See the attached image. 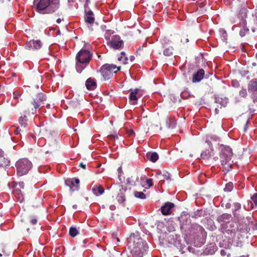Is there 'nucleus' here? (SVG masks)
I'll list each match as a JSON object with an SVG mask.
<instances>
[{
	"instance_id": "f257e3e1",
	"label": "nucleus",
	"mask_w": 257,
	"mask_h": 257,
	"mask_svg": "<svg viewBox=\"0 0 257 257\" xmlns=\"http://www.w3.org/2000/svg\"><path fill=\"white\" fill-rule=\"evenodd\" d=\"M59 7V0H40L36 11L41 14H50L56 12Z\"/></svg>"
},
{
	"instance_id": "f03ea898",
	"label": "nucleus",
	"mask_w": 257,
	"mask_h": 257,
	"mask_svg": "<svg viewBox=\"0 0 257 257\" xmlns=\"http://www.w3.org/2000/svg\"><path fill=\"white\" fill-rule=\"evenodd\" d=\"M219 151L221 165L228 172L232 169V161L231 160L233 156L232 150L229 146L221 144L219 146Z\"/></svg>"
},
{
	"instance_id": "7ed1b4c3",
	"label": "nucleus",
	"mask_w": 257,
	"mask_h": 257,
	"mask_svg": "<svg viewBox=\"0 0 257 257\" xmlns=\"http://www.w3.org/2000/svg\"><path fill=\"white\" fill-rule=\"evenodd\" d=\"M90 46L89 44L85 45V48H82L77 54L76 56V61L80 64H76V69L78 72L80 73L81 71L87 65L92 57V54L88 49Z\"/></svg>"
},
{
	"instance_id": "20e7f679",
	"label": "nucleus",
	"mask_w": 257,
	"mask_h": 257,
	"mask_svg": "<svg viewBox=\"0 0 257 257\" xmlns=\"http://www.w3.org/2000/svg\"><path fill=\"white\" fill-rule=\"evenodd\" d=\"M47 99V96L43 93H38L31 102L26 105L25 112L27 114H34L40 106L44 104Z\"/></svg>"
},
{
	"instance_id": "39448f33",
	"label": "nucleus",
	"mask_w": 257,
	"mask_h": 257,
	"mask_svg": "<svg viewBox=\"0 0 257 257\" xmlns=\"http://www.w3.org/2000/svg\"><path fill=\"white\" fill-rule=\"evenodd\" d=\"M134 245L131 250L133 257H143L148 249L147 242L142 238H138L134 240Z\"/></svg>"
},
{
	"instance_id": "423d86ee",
	"label": "nucleus",
	"mask_w": 257,
	"mask_h": 257,
	"mask_svg": "<svg viewBox=\"0 0 257 257\" xmlns=\"http://www.w3.org/2000/svg\"><path fill=\"white\" fill-rule=\"evenodd\" d=\"M120 70V66L114 64H105L100 68V72L104 80L110 79L113 73H115Z\"/></svg>"
},
{
	"instance_id": "0eeeda50",
	"label": "nucleus",
	"mask_w": 257,
	"mask_h": 257,
	"mask_svg": "<svg viewBox=\"0 0 257 257\" xmlns=\"http://www.w3.org/2000/svg\"><path fill=\"white\" fill-rule=\"evenodd\" d=\"M32 164L27 158H23L19 160L16 163L17 174L22 176L27 174L31 169Z\"/></svg>"
},
{
	"instance_id": "6e6552de",
	"label": "nucleus",
	"mask_w": 257,
	"mask_h": 257,
	"mask_svg": "<svg viewBox=\"0 0 257 257\" xmlns=\"http://www.w3.org/2000/svg\"><path fill=\"white\" fill-rule=\"evenodd\" d=\"M222 229V232L225 236L229 239H233L237 232V224L235 222L231 221V223H226L224 225Z\"/></svg>"
},
{
	"instance_id": "1a4fd4ad",
	"label": "nucleus",
	"mask_w": 257,
	"mask_h": 257,
	"mask_svg": "<svg viewBox=\"0 0 257 257\" xmlns=\"http://www.w3.org/2000/svg\"><path fill=\"white\" fill-rule=\"evenodd\" d=\"M241 9L238 15V17L240 19V24L246 25V21L245 19L247 17V3L243 2L241 6Z\"/></svg>"
},
{
	"instance_id": "9d476101",
	"label": "nucleus",
	"mask_w": 257,
	"mask_h": 257,
	"mask_svg": "<svg viewBox=\"0 0 257 257\" xmlns=\"http://www.w3.org/2000/svg\"><path fill=\"white\" fill-rule=\"evenodd\" d=\"M108 45L114 49H118L122 47L123 45V42L120 39V37L118 36H115L108 42Z\"/></svg>"
},
{
	"instance_id": "9b49d317",
	"label": "nucleus",
	"mask_w": 257,
	"mask_h": 257,
	"mask_svg": "<svg viewBox=\"0 0 257 257\" xmlns=\"http://www.w3.org/2000/svg\"><path fill=\"white\" fill-rule=\"evenodd\" d=\"M42 45L40 40H32L27 42L26 44V47L30 50H38L41 48Z\"/></svg>"
},
{
	"instance_id": "f8f14e48",
	"label": "nucleus",
	"mask_w": 257,
	"mask_h": 257,
	"mask_svg": "<svg viewBox=\"0 0 257 257\" xmlns=\"http://www.w3.org/2000/svg\"><path fill=\"white\" fill-rule=\"evenodd\" d=\"M174 207V203L170 202H167L161 207V212L164 215H170L172 213V209Z\"/></svg>"
},
{
	"instance_id": "ddd939ff",
	"label": "nucleus",
	"mask_w": 257,
	"mask_h": 257,
	"mask_svg": "<svg viewBox=\"0 0 257 257\" xmlns=\"http://www.w3.org/2000/svg\"><path fill=\"white\" fill-rule=\"evenodd\" d=\"M232 219L231 215L228 213H224L221 215H219L217 219L218 222L221 223L222 227L226 223H231L230 220Z\"/></svg>"
},
{
	"instance_id": "4468645a",
	"label": "nucleus",
	"mask_w": 257,
	"mask_h": 257,
	"mask_svg": "<svg viewBox=\"0 0 257 257\" xmlns=\"http://www.w3.org/2000/svg\"><path fill=\"white\" fill-rule=\"evenodd\" d=\"M65 182L67 185L70 186L71 189L74 188V189H73V191L78 190L80 181L78 178H70L67 180Z\"/></svg>"
},
{
	"instance_id": "2eb2a0df",
	"label": "nucleus",
	"mask_w": 257,
	"mask_h": 257,
	"mask_svg": "<svg viewBox=\"0 0 257 257\" xmlns=\"http://www.w3.org/2000/svg\"><path fill=\"white\" fill-rule=\"evenodd\" d=\"M157 177L160 179V183H163L165 180L168 181V182H170L171 181V175L168 172L165 171L162 174L161 172H157L156 174Z\"/></svg>"
},
{
	"instance_id": "dca6fc26",
	"label": "nucleus",
	"mask_w": 257,
	"mask_h": 257,
	"mask_svg": "<svg viewBox=\"0 0 257 257\" xmlns=\"http://www.w3.org/2000/svg\"><path fill=\"white\" fill-rule=\"evenodd\" d=\"M205 74L204 70L203 69H200L196 73H194L192 76L193 83H196L200 82L204 78Z\"/></svg>"
},
{
	"instance_id": "f3484780",
	"label": "nucleus",
	"mask_w": 257,
	"mask_h": 257,
	"mask_svg": "<svg viewBox=\"0 0 257 257\" xmlns=\"http://www.w3.org/2000/svg\"><path fill=\"white\" fill-rule=\"evenodd\" d=\"M13 194L18 201L20 202V203H22L24 202L25 199V194L24 192H22L20 189L16 187L14 189L13 191Z\"/></svg>"
},
{
	"instance_id": "a211bd4d",
	"label": "nucleus",
	"mask_w": 257,
	"mask_h": 257,
	"mask_svg": "<svg viewBox=\"0 0 257 257\" xmlns=\"http://www.w3.org/2000/svg\"><path fill=\"white\" fill-rule=\"evenodd\" d=\"M127 184L132 186H137L139 183V177L137 174H134L126 180Z\"/></svg>"
},
{
	"instance_id": "6ab92c4d",
	"label": "nucleus",
	"mask_w": 257,
	"mask_h": 257,
	"mask_svg": "<svg viewBox=\"0 0 257 257\" xmlns=\"http://www.w3.org/2000/svg\"><path fill=\"white\" fill-rule=\"evenodd\" d=\"M85 86L89 90H94L97 86L95 79L92 78H88L85 82Z\"/></svg>"
},
{
	"instance_id": "aec40b11",
	"label": "nucleus",
	"mask_w": 257,
	"mask_h": 257,
	"mask_svg": "<svg viewBox=\"0 0 257 257\" xmlns=\"http://www.w3.org/2000/svg\"><path fill=\"white\" fill-rule=\"evenodd\" d=\"M93 193L98 196L102 194L104 192V188L99 184H95L92 186L91 188Z\"/></svg>"
},
{
	"instance_id": "412c9836",
	"label": "nucleus",
	"mask_w": 257,
	"mask_h": 257,
	"mask_svg": "<svg viewBox=\"0 0 257 257\" xmlns=\"http://www.w3.org/2000/svg\"><path fill=\"white\" fill-rule=\"evenodd\" d=\"M138 91V89H135L131 90L129 95V100L132 104L135 105L137 104V101L138 99L137 95Z\"/></svg>"
},
{
	"instance_id": "4be33fe9",
	"label": "nucleus",
	"mask_w": 257,
	"mask_h": 257,
	"mask_svg": "<svg viewBox=\"0 0 257 257\" xmlns=\"http://www.w3.org/2000/svg\"><path fill=\"white\" fill-rule=\"evenodd\" d=\"M248 91L250 93L257 91V79H252L249 82Z\"/></svg>"
},
{
	"instance_id": "5701e85b",
	"label": "nucleus",
	"mask_w": 257,
	"mask_h": 257,
	"mask_svg": "<svg viewBox=\"0 0 257 257\" xmlns=\"http://www.w3.org/2000/svg\"><path fill=\"white\" fill-rule=\"evenodd\" d=\"M93 13L91 11H89L86 13L84 19L85 22L90 25L91 27L94 22V17H93Z\"/></svg>"
},
{
	"instance_id": "b1692460",
	"label": "nucleus",
	"mask_w": 257,
	"mask_h": 257,
	"mask_svg": "<svg viewBox=\"0 0 257 257\" xmlns=\"http://www.w3.org/2000/svg\"><path fill=\"white\" fill-rule=\"evenodd\" d=\"M10 162L4 157V152L0 150V167H6L10 165Z\"/></svg>"
},
{
	"instance_id": "393cba45",
	"label": "nucleus",
	"mask_w": 257,
	"mask_h": 257,
	"mask_svg": "<svg viewBox=\"0 0 257 257\" xmlns=\"http://www.w3.org/2000/svg\"><path fill=\"white\" fill-rule=\"evenodd\" d=\"M237 232L246 233L249 231L250 228L246 223H239L238 225H237Z\"/></svg>"
},
{
	"instance_id": "a878e982",
	"label": "nucleus",
	"mask_w": 257,
	"mask_h": 257,
	"mask_svg": "<svg viewBox=\"0 0 257 257\" xmlns=\"http://www.w3.org/2000/svg\"><path fill=\"white\" fill-rule=\"evenodd\" d=\"M219 140V137L215 135H208L206 137V143L209 147H212V142H217Z\"/></svg>"
},
{
	"instance_id": "bb28decb",
	"label": "nucleus",
	"mask_w": 257,
	"mask_h": 257,
	"mask_svg": "<svg viewBox=\"0 0 257 257\" xmlns=\"http://www.w3.org/2000/svg\"><path fill=\"white\" fill-rule=\"evenodd\" d=\"M213 151L212 147H209L208 149L203 151L201 154V158L203 159H208L211 157V154Z\"/></svg>"
},
{
	"instance_id": "cd10ccee",
	"label": "nucleus",
	"mask_w": 257,
	"mask_h": 257,
	"mask_svg": "<svg viewBox=\"0 0 257 257\" xmlns=\"http://www.w3.org/2000/svg\"><path fill=\"white\" fill-rule=\"evenodd\" d=\"M146 156L148 159L153 163L156 162L159 159V155L156 152H149L147 154Z\"/></svg>"
},
{
	"instance_id": "c85d7f7f",
	"label": "nucleus",
	"mask_w": 257,
	"mask_h": 257,
	"mask_svg": "<svg viewBox=\"0 0 257 257\" xmlns=\"http://www.w3.org/2000/svg\"><path fill=\"white\" fill-rule=\"evenodd\" d=\"M180 222V227L181 229L183 228L185 225L190 223V218H187L185 216L181 215L178 218Z\"/></svg>"
},
{
	"instance_id": "c756f323",
	"label": "nucleus",
	"mask_w": 257,
	"mask_h": 257,
	"mask_svg": "<svg viewBox=\"0 0 257 257\" xmlns=\"http://www.w3.org/2000/svg\"><path fill=\"white\" fill-rule=\"evenodd\" d=\"M28 119L27 118V116L26 115H24V116L22 117L21 116L19 118V122L20 124V126L22 128H23L24 130H25L26 128L28 123H27Z\"/></svg>"
},
{
	"instance_id": "7c9ffc66",
	"label": "nucleus",
	"mask_w": 257,
	"mask_h": 257,
	"mask_svg": "<svg viewBox=\"0 0 257 257\" xmlns=\"http://www.w3.org/2000/svg\"><path fill=\"white\" fill-rule=\"evenodd\" d=\"M166 125L168 128H174L176 127V120L172 117L167 119L166 121Z\"/></svg>"
},
{
	"instance_id": "2f4dec72",
	"label": "nucleus",
	"mask_w": 257,
	"mask_h": 257,
	"mask_svg": "<svg viewBox=\"0 0 257 257\" xmlns=\"http://www.w3.org/2000/svg\"><path fill=\"white\" fill-rule=\"evenodd\" d=\"M120 193L117 195L116 199L119 203H123L125 200V195L124 194V191L120 190Z\"/></svg>"
},
{
	"instance_id": "473e14b6",
	"label": "nucleus",
	"mask_w": 257,
	"mask_h": 257,
	"mask_svg": "<svg viewBox=\"0 0 257 257\" xmlns=\"http://www.w3.org/2000/svg\"><path fill=\"white\" fill-rule=\"evenodd\" d=\"M173 48L172 46H170L164 50L163 54L166 56H170L173 55Z\"/></svg>"
},
{
	"instance_id": "72a5a7b5",
	"label": "nucleus",
	"mask_w": 257,
	"mask_h": 257,
	"mask_svg": "<svg viewBox=\"0 0 257 257\" xmlns=\"http://www.w3.org/2000/svg\"><path fill=\"white\" fill-rule=\"evenodd\" d=\"M78 233L79 232L76 227H71L70 228L69 234L71 237H74L77 234H78Z\"/></svg>"
},
{
	"instance_id": "f704fd0d",
	"label": "nucleus",
	"mask_w": 257,
	"mask_h": 257,
	"mask_svg": "<svg viewBox=\"0 0 257 257\" xmlns=\"http://www.w3.org/2000/svg\"><path fill=\"white\" fill-rule=\"evenodd\" d=\"M241 25L242 26V28L239 31V35L242 37H244L247 32H248L249 29L247 28L246 25Z\"/></svg>"
},
{
	"instance_id": "c9c22d12",
	"label": "nucleus",
	"mask_w": 257,
	"mask_h": 257,
	"mask_svg": "<svg viewBox=\"0 0 257 257\" xmlns=\"http://www.w3.org/2000/svg\"><path fill=\"white\" fill-rule=\"evenodd\" d=\"M233 188V184L232 182H229L227 183L224 189L225 191L230 192Z\"/></svg>"
},
{
	"instance_id": "e433bc0d",
	"label": "nucleus",
	"mask_w": 257,
	"mask_h": 257,
	"mask_svg": "<svg viewBox=\"0 0 257 257\" xmlns=\"http://www.w3.org/2000/svg\"><path fill=\"white\" fill-rule=\"evenodd\" d=\"M134 194L136 197L144 199L146 198V195L142 192L136 191L134 192Z\"/></svg>"
},
{
	"instance_id": "4c0bfd02",
	"label": "nucleus",
	"mask_w": 257,
	"mask_h": 257,
	"mask_svg": "<svg viewBox=\"0 0 257 257\" xmlns=\"http://www.w3.org/2000/svg\"><path fill=\"white\" fill-rule=\"evenodd\" d=\"M241 208V205L239 203H235L234 204V209L233 210V215L235 217L236 216V212Z\"/></svg>"
},
{
	"instance_id": "58836bf2",
	"label": "nucleus",
	"mask_w": 257,
	"mask_h": 257,
	"mask_svg": "<svg viewBox=\"0 0 257 257\" xmlns=\"http://www.w3.org/2000/svg\"><path fill=\"white\" fill-rule=\"evenodd\" d=\"M239 95L241 97L245 98L247 96V91L246 89L242 88L239 92Z\"/></svg>"
},
{
	"instance_id": "ea45409f",
	"label": "nucleus",
	"mask_w": 257,
	"mask_h": 257,
	"mask_svg": "<svg viewBox=\"0 0 257 257\" xmlns=\"http://www.w3.org/2000/svg\"><path fill=\"white\" fill-rule=\"evenodd\" d=\"M251 98L254 102H257V91L251 93Z\"/></svg>"
},
{
	"instance_id": "a19ab883",
	"label": "nucleus",
	"mask_w": 257,
	"mask_h": 257,
	"mask_svg": "<svg viewBox=\"0 0 257 257\" xmlns=\"http://www.w3.org/2000/svg\"><path fill=\"white\" fill-rule=\"evenodd\" d=\"M255 206H257V193H254L251 198Z\"/></svg>"
},
{
	"instance_id": "79ce46f5",
	"label": "nucleus",
	"mask_w": 257,
	"mask_h": 257,
	"mask_svg": "<svg viewBox=\"0 0 257 257\" xmlns=\"http://www.w3.org/2000/svg\"><path fill=\"white\" fill-rule=\"evenodd\" d=\"M21 94L19 91H15L13 93V97L15 99H18L20 97Z\"/></svg>"
},
{
	"instance_id": "37998d69",
	"label": "nucleus",
	"mask_w": 257,
	"mask_h": 257,
	"mask_svg": "<svg viewBox=\"0 0 257 257\" xmlns=\"http://www.w3.org/2000/svg\"><path fill=\"white\" fill-rule=\"evenodd\" d=\"M30 222L32 224L35 225L37 223V219L36 217H32L30 219Z\"/></svg>"
},
{
	"instance_id": "c03bdc74",
	"label": "nucleus",
	"mask_w": 257,
	"mask_h": 257,
	"mask_svg": "<svg viewBox=\"0 0 257 257\" xmlns=\"http://www.w3.org/2000/svg\"><path fill=\"white\" fill-rule=\"evenodd\" d=\"M24 131V130H22L19 127H18L14 131V133L15 135H18L21 132H23Z\"/></svg>"
},
{
	"instance_id": "a18cd8bd",
	"label": "nucleus",
	"mask_w": 257,
	"mask_h": 257,
	"mask_svg": "<svg viewBox=\"0 0 257 257\" xmlns=\"http://www.w3.org/2000/svg\"><path fill=\"white\" fill-rule=\"evenodd\" d=\"M146 183L149 187H151L153 186V180L152 179H147L146 180Z\"/></svg>"
},
{
	"instance_id": "49530a36",
	"label": "nucleus",
	"mask_w": 257,
	"mask_h": 257,
	"mask_svg": "<svg viewBox=\"0 0 257 257\" xmlns=\"http://www.w3.org/2000/svg\"><path fill=\"white\" fill-rule=\"evenodd\" d=\"M108 137L109 138H110V139H112V140H115V139H118V136L116 134L110 135L108 136Z\"/></svg>"
},
{
	"instance_id": "de8ad7c7",
	"label": "nucleus",
	"mask_w": 257,
	"mask_h": 257,
	"mask_svg": "<svg viewBox=\"0 0 257 257\" xmlns=\"http://www.w3.org/2000/svg\"><path fill=\"white\" fill-rule=\"evenodd\" d=\"M127 134L129 136H133L135 134V133L134 132L133 130H127Z\"/></svg>"
},
{
	"instance_id": "09e8293b",
	"label": "nucleus",
	"mask_w": 257,
	"mask_h": 257,
	"mask_svg": "<svg viewBox=\"0 0 257 257\" xmlns=\"http://www.w3.org/2000/svg\"><path fill=\"white\" fill-rule=\"evenodd\" d=\"M31 229L29 228V227H28L27 228V231L28 232V235H30L31 233H33V231H34L35 230V228L34 227H33L32 229H31V230L30 231Z\"/></svg>"
},
{
	"instance_id": "8fccbe9b",
	"label": "nucleus",
	"mask_w": 257,
	"mask_h": 257,
	"mask_svg": "<svg viewBox=\"0 0 257 257\" xmlns=\"http://www.w3.org/2000/svg\"><path fill=\"white\" fill-rule=\"evenodd\" d=\"M19 188H18L20 189V190H21V189H24V182H20L19 183Z\"/></svg>"
},
{
	"instance_id": "3c124183",
	"label": "nucleus",
	"mask_w": 257,
	"mask_h": 257,
	"mask_svg": "<svg viewBox=\"0 0 257 257\" xmlns=\"http://www.w3.org/2000/svg\"><path fill=\"white\" fill-rule=\"evenodd\" d=\"M120 54L121 55V56L118 58V61H121L123 59V56H125V52H121Z\"/></svg>"
},
{
	"instance_id": "603ef678",
	"label": "nucleus",
	"mask_w": 257,
	"mask_h": 257,
	"mask_svg": "<svg viewBox=\"0 0 257 257\" xmlns=\"http://www.w3.org/2000/svg\"><path fill=\"white\" fill-rule=\"evenodd\" d=\"M248 121H246L244 126V131L246 132L248 128Z\"/></svg>"
},
{
	"instance_id": "864d4df0",
	"label": "nucleus",
	"mask_w": 257,
	"mask_h": 257,
	"mask_svg": "<svg viewBox=\"0 0 257 257\" xmlns=\"http://www.w3.org/2000/svg\"><path fill=\"white\" fill-rule=\"evenodd\" d=\"M109 209L113 211V210H114L115 209H116V207L114 205H110L109 206Z\"/></svg>"
},
{
	"instance_id": "5fc2aeb1",
	"label": "nucleus",
	"mask_w": 257,
	"mask_h": 257,
	"mask_svg": "<svg viewBox=\"0 0 257 257\" xmlns=\"http://www.w3.org/2000/svg\"><path fill=\"white\" fill-rule=\"evenodd\" d=\"M79 166L82 168L84 169H86V165L85 164H84L83 163H80Z\"/></svg>"
},
{
	"instance_id": "6e6d98bb",
	"label": "nucleus",
	"mask_w": 257,
	"mask_h": 257,
	"mask_svg": "<svg viewBox=\"0 0 257 257\" xmlns=\"http://www.w3.org/2000/svg\"><path fill=\"white\" fill-rule=\"evenodd\" d=\"M127 61H128V58L127 57H124V60L123 61V64H127Z\"/></svg>"
},
{
	"instance_id": "4d7b16f0",
	"label": "nucleus",
	"mask_w": 257,
	"mask_h": 257,
	"mask_svg": "<svg viewBox=\"0 0 257 257\" xmlns=\"http://www.w3.org/2000/svg\"><path fill=\"white\" fill-rule=\"evenodd\" d=\"M187 95V92H186V91H184V92H182V93H181V95L182 97L186 96Z\"/></svg>"
},
{
	"instance_id": "13d9d810",
	"label": "nucleus",
	"mask_w": 257,
	"mask_h": 257,
	"mask_svg": "<svg viewBox=\"0 0 257 257\" xmlns=\"http://www.w3.org/2000/svg\"><path fill=\"white\" fill-rule=\"evenodd\" d=\"M232 85L235 86V84L236 83L237 84H238V82L236 81H232Z\"/></svg>"
},
{
	"instance_id": "bf43d9fd",
	"label": "nucleus",
	"mask_w": 257,
	"mask_h": 257,
	"mask_svg": "<svg viewBox=\"0 0 257 257\" xmlns=\"http://www.w3.org/2000/svg\"><path fill=\"white\" fill-rule=\"evenodd\" d=\"M61 21H62V20H61V19H60V18H59V19H57V20H56V22H57V23L59 24V23H61Z\"/></svg>"
},
{
	"instance_id": "052dcab7",
	"label": "nucleus",
	"mask_w": 257,
	"mask_h": 257,
	"mask_svg": "<svg viewBox=\"0 0 257 257\" xmlns=\"http://www.w3.org/2000/svg\"><path fill=\"white\" fill-rule=\"evenodd\" d=\"M134 59H135V57H134V56H131L130 57V60H131V61H133L134 60Z\"/></svg>"
},
{
	"instance_id": "680f3d73",
	"label": "nucleus",
	"mask_w": 257,
	"mask_h": 257,
	"mask_svg": "<svg viewBox=\"0 0 257 257\" xmlns=\"http://www.w3.org/2000/svg\"><path fill=\"white\" fill-rule=\"evenodd\" d=\"M72 207H73V209H77V205H76V204H75V205H73V206H72Z\"/></svg>"
},
{
	"instance_id": "e2e57ef3",
	"label": "nucleus",
	"mask_w": 257,
	"mask_h": 257,
	"mask_svg": "<svg viewBox=\"0 0 257 257\" xmlns=\"http://www.w3.org/2000/svg\"><path fill=\"white\" fill-rule=\"evenodd\" d=\"M145 176H142L141 177V180H144V179H145Z\"/></svg>"
},
{
	"instance_id": "0e129e2a",
	"label": "nucleus",
	"mask_w": 257,
	"mask_h": 257,
	"mask_svg": "<svg viewBox=\"0 0 257 257\" xmlns=\"http://www.w3.org/2000/svg\"><path fill=\"white\" fill-rule=\"evenodd\" d=\"M141 50V47H140V48L138 49V50H137V52L138 53L139 51H140Z\"/></svg>"
},
{
	"instance_id": "69168bd1",
	"label": "nucleus",
	"mask_w": 257,
	"mask_h": 257,
	"mask_svg": "<svg viewBox=\"0 0 257 257\" xmlns=\"http://www.w3.org/2000/svg\"><path fill=\"white\" fill-rule=\"evenodd\" d=\"M97 57H98V58H99H99H101V56H100V55H97Z\"/></svg>"
},
{
	"instance_id": "338daca9",
	"label": "nucleus",
	"mask_w": 257,
	"mask_h": 257,
	"mask_svg": "<svg viewBox=\"0 0 257 257\" xmlns=\"http://www.w3.org/2000/svg\"><path fill=\"white\" fill-rule=\"evenodd\" d=\"M185 41H186V42H188L189 41L188 39H186Z\"/></svg>"
},
{
	"instance_id": "774afa93",
	"label": "nucleus",
	"mask_w": 257,
	"mask_h": 257,
	"mask_svg": "<svg viewBox=\"0 0 257 257\" xmlns=\"http://www.w3.org/2000/svg\"><path fill=\"white\" fill-rule=\"evenodd\" d=\"M49 105H49V104H48L47 105V107H48L49 106Z\"/></svg>"
}]
</instances>
